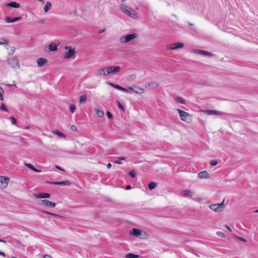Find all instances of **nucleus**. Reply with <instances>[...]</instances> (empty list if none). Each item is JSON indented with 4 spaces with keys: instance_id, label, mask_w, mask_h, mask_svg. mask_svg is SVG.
<instances>
[{
    "instance_id": "f257e3e1",
    "label": "nucleus",
    "mask_w": 258,
    "mask_h": 258,
    "mask_svg": "<svg viewBox=\"0 0 258 258\" xmlns=\"http://www.w3.org/2000/svg\"><path fill=\"white\" fill-rule=\"evenodd\" d=\"M119 8L123 13L129 17L133 19H137L138 18V14L136 13V11L126 5L121 4L119 6Z\"/></svg>"
},
{
    "instance_id": "f03ea898",
    "label": "nucleus",
    "mask_w": 258,
    "mask_h": 258,
    "mask_svg": "<svg viewBox=\"0 0 258 258\" xmlns=\"http://www.w3.org/2000/svg\"><path fill=\"white\" fill-rule=\"evenodd\" d=\"M138 34L132 33L127 34L126 35L122 36L119 38V42L121 43H127L131 41L132 40L137 38L138 37Z\"/></svg>"
},
{
    "instance_id": "7ed1b4c3",
    "label": "nucleus",
    "mask_w": 258,
    "mask_h": 258,
    "mask_svg": "<svg viewBox=\"0 0 258 258\" xmlns=\"http://www.w3.org/2000/svg\"><path fill=\"white\" fill-rule=\"evenodd\" d=\"M177 110L179 112L180 119L182 120L187 123H189L191 121V115L188 113L179 109H178Z\"/></svg>"
},
{
    "instance_id": "20e7f679",
    "label": "nucleus",
    "mask_w": 258,
    "mask_h": 258,
    "mask_svg": "<svg viewBox=\"0 0 258 258\" xmlns=\"http://www.w3.org/2000/svg\"><path fill=\"white\" fill-rule=\"evenodd\" d=\"M7 61L9 66L13 69H19L20 67L19 61L17 56L8 58Z\"/></svg>"
},
{
    "instance_id": "39448f33",
    "label": "nucleus",
    "mask_w": 258,
    "mask_h": 258,
    "mask_svg": "<svg viewBox=\"0 0 258 258\" xmlns=\"http://www.w3.org/2000/svg\"><path fill=\"white\" fill-rule=\"evenodd\" d=\"M224 199L223 202L220 204H213L210 206V209L216 212H221L225 208V205L224 204Z\"/></svg>"
},
{
    "instance_id": "423d86ee",
    "label": "nucleus",
    "mask_w": 258,
    "mask_h": 258,
    "mask_svg": "<svg viewBox=\"0 0 258 258\" xmlns=\"http://www.w3.org/2000/svg\"><path fill=\"white\" fill-rule=\"evenodd\" d=\"M64 48L65 49L68 50V51L66 52L64 55V57L66 59L70 58L77 52L75 48H72L71 46H66L64 47Z\"/></svg>"
},
{
    "instance_id": "0eeeda50",
    "label": "nucleus",
    "mask_w": 258,
    "mask_h": 258,
    "mask_svg": "<svg viewBox=\"0 0 258 258\" xmlns=\"http://www.w3.org/2000/svg\"><path fill=\"white\" fill-rule=\"evenodd\" d=\"M10 179L6 176H0V187L1 188H5L8 184Z\"/></svg>"
},
{
    "instance_id": "6e6552de",
    "label": "nucleus",
    "mask_w": 258,
    "mask_h": 258,
    "mask_svg": "<svg viewBox=\"0 0 258 258\" xmlns=\"http://www.w3.org/2000/svg\"><path fill=\"white\" fill-rule=\"evenodd\" d=\"M46 183L50 184H54V185H71V183L69 180H65L63 181H53V182H49V181H46Z\"/></svg>"
},
{
    "instance_id": "1a4fd4ad",
    "label": "nucleus",
    "mask_w": 258,
    "mask_h": 258,
    "mask_svg": "<svg viewBox=\"0 0 258 258\" xmlns=\"http://www.w3.org/2000/svg\"><path fill=\"white\" fill-rule=\"evenodd\" d=\"M193 51H194V52L196 54H198L204 55V56H206V55L212 56V55H213V54L212 53L207 51H205V50H203L194 49L193 50Z\"/></svg>"
},
{
    "instance_id": "9d476101",
    "label": "nucleus",
    "mask_w": 258,
    "mask_h": 258,
    "mask_svg": "<svg viewBox=\"0 0 258 258\" xmlns=\"http://www.w3.org/2000/svg\"><path fill=\"white\" fill-rule=\"evenodd\" d=\"M108 68L107 70L109 71L110 75L115 74L121 70L120 67L119 66H110L108 67Z\"/></svg>"
},
{
    "instance_id": "9b49d317",
    "label": "nucleus",
    "mask_w": 258,
    "mask_h": 258,
    "mask_svg": "<svg viewBox=\"0 0 258 258\" xmlns=\"http://www.w3.org/2000/svg\"><path fill=\"white\" fill-rule=\"evenodd\" d=\"M142 234V230L137 228H133L130 231V234L132 235L139 237Z\"/></svg>"
},
{
    "instance_id": "f8f14e48",
    "label": "nucleus",
    "mask_w": 258,
    "mask_h": 258,
    "mask_svg": "<svg viewBox=\"0 0 258 258\" xmlns=\"http://www.w3.org/2000/svg\"><path fill=\"white\" fill-rule=\"evenodd\" d=\"M34 196L39 199L49 198L50 194L46 192H41L39 194H35Z\"/></svg>"
},
{
    "instance_id": "ddd939ff",
    "label": "nucleus",
    "mask_w": 258,
    "mask_h": 258,
    "mask_svg": "<svg viewBox=\"0 0 258 258\" xmlns=\"http://www.w3.org/2000/svg\"><path fill=\"white\" fill-rule=\"evenodd\" d=\"M184 46V43L182 42H175L171 44L170 45V49H175L177 48H180Z\"/></svg>"
},
{
    "instance_id": "4468645a",
    "label": "nucleus",
    "mask_w": 258,
    "mask_h": 258,
    "mask_svg": "<svg viewBox=\"0 0 258 258\" xmlns=\"http://www.w3.org/2000/svg\"><path fill=\"white\" fill-rule=\"evenodd\" d=\"M41 202L42 204L51 208H54L56 205V203L50 202L47 200H41Z\"/></svg>"
},
{
    "instance_id": "2eb2a0df",
    "label": "nucleus",
    "mask_w": 258,
    "mask_h": 258,
    "mask_svg": "<svg viewBox=\"0 0 258 258\" xmlns=\"http://www.w3.org/2000/svg\"><path fill=\"white\" fill-rule=\"evenodd\" d=\"M128 89L133 92H134L136 93L142 94L144 93V90L143 88L137 87H128Z\"/></svg>"
},
{
    "instance_id": "dca6fc26",
    "label": "nucleus",
    "mask_w": 258,
    "mask_h": 258,
    "mask_svg": "<svg viewBox=\"0 0 258 258\" xmlns=\"http://www.w3.org/2000/svg\"><path fill=\"white\" fill-rule=\"evenodd\" d=\"M21 19H22L21 17H14V18L10 17H6L5 18V20L7 23H13L16 21L20 20H21Z\"/></svg>"
},
{
    "instance_id": "f3484780",
    "label": "nucleus",
    "mask_w": 258,
    "mask_h": 258,
    "mask_svg": "<svg viewBox=\"0 0 258 258\" xmlns=\"http://www.w3.org/2000/svg\"><path fill=\"white\" fill-rule=\"evenodd\" d=\"M37 62L38 66L41 67L46 64L47 60L45 58L40 57L37 59Z\"/></svg>"
},
{
    "instance_id": "a211bd4d",
    "label": "nucleus",
    "mask_w": 258,
    "mask_h": 258,
    "mask_svg": "<svg viewBox=\"0 0 258 258\" xmlns=\"http://www.w3.org/2000/svg\"><path fill=\"white\" fill-rule=\"evenodd\" d=\"M7 7H12L13 8H19L20 7V5L19 3L16 2H12L9 3L6 5Z\"/></svg>"
},
{
    "instance_id": "6ab92c4d",
    "label": "nucleus",
    "mask_w": 258,
    "mask_h": 258,
    "mask_svg": "<svg viewBox=\"0 0 258 258\" xmlns=\"http://www.w3.org/2000/svg\"><path fill=\"white\" fill-rule=\"evenodd\" d=\"M25 165L28 167V168H29L30 169L36 172H37V173H40L41 172V170H39V169H38L34 167V166L31 164H29V163H25Z\"/></svg>"
},
{
    "instance_id": "aec40b11",
    "label": "nucleus",
    "mask_w": 258,
    "mask_h": 258,
    "mask_svg": "<svg viewBox=\"0 0 258 258\" xmlns=\"http://www.w3.org/2000/svg\"><path fill=\"white\" fill-rule=\"evenodd\" d=\"M209 176V173L207 171H201L198 174V177L200 178H206Z\"/></svg>"
},
{
    "instance_id": "412c9836",
    "label": "nucleus",
    "mask_w": 258,
    "mask_h": 258,
    "mask_svg": "<svg viewBox=\"0 0 258 258\" xmlns=\"http://www.w3.org/2000/svg\"><path fill=\"white\" fill-rule=\"evenodd\" d=\"M207 113L210 115H222L223 114L222 112L217 111L215 110H207Z\"/></svg>"
},
{
    "instance_id": "4be33fe9",
    "label": "nucleus",
    "mask_w": 258,
    "mask_h": 258,
    "mask_svg": "<svg viewBox=\"0 0 258 258\" xmlns=\"http://www.w3.org/2000/svg\"><path fill=\"white\" fill-rule=\"evenodd\" d=\"M58 44L50 43L48 45V48L50 51H55L57 50Z\"/></svg>"
},
{
    "instance_id": "5701e85b",
    "label": "nucleus",
    "mask_w": 258,
    "mask_h": 258,
    "mask_svg": "<svg viewBox=\"0 0 258 258\" xmlns=\"http://www.w3.org/2000/svg\"><path fill=\"white\" fill-rule=\"evenodd\" d=\"M51 7H52V5H51V4L50 3V2H47L46 3V4L44 7V12L45 13L48 12L51 8Z\"/></svg>"
},
{
    "instance_id": "b1692460",
    "label": "nucleus",
    "mask_w": 258,
    "mask_h": 258,
    "mask_svg": "<svg viewBox=\"0 0 258 258\" xmlns=\"http://www.w3.org/2000/svg\"><path fill=\"white\" fill-rule=\"evenodd\" d=\"M53 133L61 138H66V136L62 133L59 132L58 130H55L53 132Z\"/></svg>"
},
{
    "instance_id": "393cba45",
    "label": "nucleus",
    "mask_w": 258,
    "mask_h": 258,
    "mask_svg": "<svg viewBox=\"0 0 258 258\" xmlns=\"http://www.w3.org/2000/svg\"><path fill=\"white\" fill-rule=\"evenodd\" d=\"M140 256L138 254H136L133 253H127L125 257L126 258H139Z\"/></svg>"
},
{
    "instance_id": "a878e982",
    "label": "nucleus",
    "mask_w": 258,
    "mask_h": 258,
    "mask_svg": "<svg viewBox=\"0 0 258 258\" xmlns=\"http://www.w3.org/2000/svg\"><path fill=\"white\" fill-rule=\"evenodd\" d=\"M183 195L185 196L192 197L193 192L189 190H183Z\"/></svg>"
},
{
    "instance_id": "bb28decb",
    "label": "nucleus",
    "mask_w": 258,
    "mask_h": 258,
    "mask_svg": "<svg viewBox=\"0 0 258 258\" xmlns=\"http://www.w3.org/2000/svg\"><path fill=\"white\" fill-rule=\"evenodd\" d=\"M157 186V183L155 182L152 181L148 184V187L150 190L154 189Z\"/></svg>"
},
{
    "instance_id": "cd10ccee",
    "label": "nucleus",
    "mask_w": 258,
    "mask_h": 258,
    "mask_svg": "<svg viewBox=\"0 0 258 258\" xmlns=\"http://www.w3.org/2000/svg\"><path fill=\"white\" fill-rule=\"evenodd\" d=\"M96 114L99 117H102L104 116V112L103 111L100 109H96L95 111Z\"/></svg>"
},
{
    "instance_id": "c85d7f7f",
    "label": "nucleus",
    "mask_w": 258,
    "mask_h": 258,
    "mask_svg": "<svg viewBox=\"0 0 258 258\" xmlns=\"http://www.w3.org/2000/svg\"><path fill=\"white\" fill-rule=\"evenodd\" d=\"M87 101V96L86 95H83L80 97V103H85Z\"/></svg>"
},
{
    "instance_id": "c756f323",
    "label": "nucleus",
    "mask_w": 258,
    "mask_h": 258,
    "mask_svg": "<svg viewBox=\"0 0 258 258\" xmlns=\"http://www.w3.org/2000/svg\"><path fill=\"white\" fill-rule=\"evenodd\" d=\"M9 43V41L5 38H0V45L6 44L8 45Z\"/></svg>"
},
{
    "instance_id": "7c9ffc66",
    "label": "nucleus",
    "mask_w": 258,
    "mask_h": 258,
    "mask_svg": "<svg viewBox=\"0 0 258 258\" xmlns=\"http://www.w3.org/2000/svg\"><path fill=\"white\" fill-rule=\"evenodd\" d=\"M175 100L176 101H177L178 102H179L180 103H182L183 104H185L186 103L185 100L184 99H183V98H182L181 97H177L175 98Z\"/></svg>"
},
{
    "instance_id": "2f4dec72",
    "label": "nucleus",
    "mask_w": 258,
    "mask_h": 258,
    "mask_svg": "<svg viewBox=\"0 0 258 258\" xmlns=\"http://www.w3.org/2000/svg\"><path fill=\"white\" fill-rule=\"evenodd\" d=\"M103 71H104L103 68L98 70L95 73L96 76H103Z\"/></svg>"
},
{
    "instance_id": "473e14b6",
    "label": "nucleus",
    "mask_w": 258,
    "mask_h": 258,
    "mask_svg": "<svg viewBox=\"0 0 258 258\" xmlns=\"http://www.w3.org/2000/svg\"><path fill=\"white\" fill-rule=\"evenodd\" d=\"M108 84L110 86H111V87H113V88H115V89H116L117 90H120V88L121 86L118 85H117V84H114V83H109Z\"/></svg>"
},
{
    "instance_id": "72a5a7b5",
    "label": "nucleus",
    "mask_w": 258,
    "mask_h": 258,
    "mask_svg": "<svg viewBox=\"0 0 258 258\" xmlns=\"http://www.w3.org/2000/svg\"><path fill=\"white\" fill-rule=\"evenodd\" d=\"M0 109L6 112H8V109L4 103H2L0 106Z\"/></svg>"
},
{
    "instance_id": "f704fd0d",
    "label": "nucleus",
    "mask_w": 258,
    "mask_h": 258,
    "mask_svg": "<svg viewBox=\"0 0 258 258\" xmlns=\"http://www.w3.org/2000/svg\"><path fill=\"white\" fill-rule=\"evenodd\" d=\"M108 67H105V68H103V76H107V75H109L110 74H109V71H108L107 70Z\"/></svg>"
},
{
    "instance_id": "c9c22d12",
    "label": "nucleus",
    "mask_w": 258,
    "mask_h": 258,
    "mask_svg": "<svg viewBox=\"0 0 258 258\" xmlns=\"http://www.w3.org/2000/svg\"><path fill=\"white\" fill-rule=\"evenodd\" d=\"M128 175L132 177V178H135L136 176V173L135 170H132L130 171L128 173Z\"/></svg>"
},
{
    "instance_id": "e433bc0d",
    "label": "nucleus",
    "mask_w": 258,
    "mask_h": 258,
    "mask_svg": "<svg viewBox=\"0 0 258 258\" xmlns=\"http://www.w3.org/2000/svg\"><path fill=\"white\" fill-rule=\"evenodd\" d=\"M70 109L71 112L72 113H73L76 111V107L74 104H71L70 106Z\"/></svg>"
},
{
    "instance_id": "4c0bfd02",
    "label": "nucleus",
    "mask_w": 258,
    "mask_h": 258,
    "mask_svg": "<svg viewBox=\"0 0 258 258\" xmlns=\"http://www.w3.org/2000/svg\"><path fill=\"white\" fill-rule=\"evenodd\" d=\"M4 91L3 89L0 87V100L4 101L3 94Z\"/></svg>"
},
{
    "instance_id": "58836bf2",
    "label": "nucleus",
    "mask_w": 258,
    "mask_h": 258,
    "mask_svg": "<svg viewBox=\"0 0 258 258\" xmlns=\"http://www.w3.org/2000/svg\"><path fill=\"white\" fill-rule=\"evenodd\" d=\"M42 212L44 213L48 214V215H52V216L55 217H59V216L58 215L54 214V213H50V212H49L43 211H42Z\"/></svg>"
},
{
    "instance_id": "ea45409f",
    "label": "nucleus",
    "mask_w": 258,
    "mask_h": 258,
    "mask_svg": "<svg viewBox=\"0 0 258 258\" xmlns=\"http://www.w3.org/2000/svg\"><path fill=\"white\" fill-rule=\"evenodd\" d=\"M10 120L13 124H15L17 123V119L14 116H11Z\"/></svg>"
},
{
    "instance_id": "a19ab883",
    "label": "nucleus",
    "mask_w": 258,
    "mask_h": 258,
    "mask_svg": "<svg viewBox=\"0 0 258 258\" xmlns=\"http://www.w3.org/2000/svg\"><path fill=\"white\" fill-rule=\"evenodd\" d=\"M120 91H123V92H126V93H131V92L129 91L130 90L128 89H126L125 88H123L122 87H120Z\"/></svg>"
},
{
    "instance_id": "79ce46f5",
    "label": "nucleus",
    "mask_w": 258,
    "mask_h": 258,
    "mask_svg": "<svg viewBox=\"0 0 258 258\" xmlns=\"http://www.w3.org/2000/svg\"><path fill=\"white\" fill-rule=\"evenodd\" d=\"M149 86H152L154 87H156L159 86V84L157 82H152L149 84Z\"/></svg>"
},
{
    "instance_id": "37998d69",
    "label": "nucleus",
    "mask_w": 258,
    "mask_h": 258,
    "mask_svg": "<svg viewBox=\"0 0 258 258\" xmlns=\"http://www.w3.org/2000/svg\"><path fill=\"white\" fill-rule=\"evenodd\" d=\"M217 235L221 237H226L225 234L223 232H220V231L217 232Z\"/></svg>"
},
{
    "instance_id": "c03bdc74",
    "label": "nucleus",
    "mask_w": 258,
    "mask_h": 258,
    "mask_svg": "<svg viewBox=\"0 0 258 258\" xmlns=\"http://www.w3.org/2000/svg\"><path fill=\"white\" fill-rule=\"evenodd\" d=\"M106 115L108 117V118L110 119H111L113 118V115H112V114L109 111H107V112H106Z\"/></svg>"
},
{
    "instance_id": "a18cd8bd",
    "label": "nucleus",
    "mask_w": 258,
    "mask_h": 258,
    "mask_svg": "<svg viewBox=\"0 0 258 258\" xmlns=\"http://www.w3.org/2000/svg\"><path fill=\"white\" fill-rule=\"evenodd\" d=\"M15 51V48L14 46L11 47V51L9 52L8 54L11 55L14 53Z\"/></svg>"
},
{
    "instance_id": "49530a36",
    "label": "nucleus",
    "mask_w": 258,
    "mask_h": 258,
    "mask_svg": "<svg viewBox=\"0 0 258 258\" xmlns=\"http://www.w3.org/2000/svg\"><path fill=\"white\" fill-rule=\"evenodd\" d=\"M210 164L212 166H216L217 165L218 162L217 160H212Z\"/></svg>"
},
{
    "instance_id": "de8ad7c7",
    "label": "nucleus",
    "mask_w": 258,
    "mask_h": 258,
    "mask_svg": "<svg viewBox=\"0 0 258 258\" xmlns=\"http://www.w3.org/2000/svg\"><path fill=\"white\" fill-rule=\"evenodd\" d=\"M117 106L119 108H120V109H121L123 111H124V107H123V106L121 104V103L119 102H117Z\"/></svg>"
},
{
    "instance_id": "09e8293b",
    "label": "nucleus",
    "mask_w": 258,
    "mask_h": 258,
    "mask_svg": "<svg viewBox=\"0 0 258 258\" xmlns=\"http://www.w3.org/2000/svg\"><path fill=\"white\" fill-rule=\"evenodd\" d=\"M55 168L59 170L65 172V170L59 166L56 165Z\"/></svg>"
},
{
    "instance_id": "8fccbe9b",
    "label": "nucleus",
    "mask_w": 258,
    "mask_h": 258,
    "mask_svg": "<svg viewBox=\"0 0 258 258\" xmlns=\"http://www.w3.org/2000/svg\"><path fill=\"white\" fill-rule=\"evenodd\" d=\"M7 86L9 87H14L16 88L17 87V85L15 84H7Z\"/></svg>"
},
{
    "instance_id": "3c124183",
    "label": "nucleus",
    "mask_w": 258,
    "mask_h": 258,
    "mask_svg": "<svg viewBox=\"0 0 258 258\" xmlns=\"http://www.w3.org/2000/svg\"><path fill=\"white\" fill-rule=\"evenodd\" d=\"M71 130L73 131H76L77 128L75 125H73L71 126Z\"/></svg>"
},
{
    "instance_id": "603ef678",
    "label": "nucleus",
    "mask_w": 258,
    "mask_h": 258,
    "mask_svg": "<svg viewBox=\"0 0 258 258\" xmlns=\"http://www.w3.org/2000/svg\"><path fill=\"white\" fill-rule=\"evenodd\" d=\"M114 163L115 164H121V161L119 159H118V160H115L114 161Z\"/></svg>"
},
{
    "instance_id": "864d4df0",
    "label": "nucleus",
    "mask_w": 258,
    "mask_h": 258,
    "mask_svg": "<svg viewBox=\"0 0 258 258\" xmlns=\"http://www.w3.org/2000/svg\"><path fill=\"white\" fill-rule=\"evenodd\" d=\"M131 188H132V186L131 185H128L125 187V189L127 190L131 189Z\"/></svg>"
},
{
    "instance_id": "5fc2aeb1",
    "label": "nucleus",
    "mask_w": 258,
    "mask_h": 258,
    "mask_svg": "<svg viewBox=\"0 0 258 258\" xmlns=\"http://www.w3.org/2000/svg\"><path fill=\"white\" fill-rule=\"evenodd\" d=\"M0 255L2 256L3 257H5L6 256V254L4 252H2V251H0Z\"/></svg>"
},
{
    "instance_id": "6e6d98bb",
    "label": "nucleus",
    "mask_w": 258,
    "mask_h": 258,
    "mask_svg": "<svg viewBox=\"0 0 258 258\" xmlns=\"http://www.w3.org/2000/svg\"><path fill=\"white\" fill-rule=\"evenodd\" d=\"M238 239L242 241H244V242L246 241V240L242 237H238Z\"/></svg>"
},
{
    "instance_id": "4d7b16f0",
    "label": "nucleus",
    "mask_w": 258,
    "mask_h": 258,
    "mask_svg": "<svg viewBox=\"0 0 258 258\" xmlns=\"http://www.w3.org/2000/svg\"><path fill=\"white\" fill-rule=\"evenodd\" d=\"M105 31V29L100 30L98 31L99 34L103 33Z\"/></svg>"
},
{
    "instance_id": "13d9d810",
    "label": "nucleus",
    "mask_w": 258,
    "mask_h": 258,
    "mask_svg": "<svg viewBox=\"0 0 258 258\" xmlns=\"http://www.w3.org/2000/svg\"><path fill=\"white\" fill-rule=\"evenodd\" d=\"M131 77L133 79H135L136 77V75L135 74H133L131 76Z\"/></svg>"
},
{
    "instance_id": "bf43d9fd",
    "label": "nucleus",
    "mask_w": 258,
    "mask_h": 258,
    "mask_svg": "<svg viewBox=\"0 0 258 258\" xmlns=\"http://www.w3.org/2000/svg\"><path fill=\"white\" fill-rule=\"evenodd\" d=\"M111 164L110 163H108L107 164V167L108 168H110L111 167Z\"/></svg>"
},
{
    "instance_id": "052dcab7",
    "label": "nucleus",
    "mask_w": 258,
    "mask_h": 258,
    "mask_svg": "<svg viewBox=\"0 0 258 258\" xmlns=\"http://www.w3.org/2000/svg\"><path fill=\"white\" fill-rule=\"evenodd\" d=\"M44 258H51V256L49 255H44Z\"/></svg>"
},
{
    "instance_id": "680f3d73",
    "label": "nucleus",
    "mask_w": 258,
    "mask_h": 258,
    "mask_svg": "<svg viewBox=\"0 0 258 258\" xmlns=\"http://www.w3.org/2000/svg\"><path fill=\"white\" fill-rule=\"evenodd\" d=\"M118 159L120 160H125V158L124 157H120L118 158Z\"/></svg>"
},
{
    "instance_id": "e2e57ef3",
    "label": "nucleus",
    "mask_w": 258,
    "mask_h": 258,
    "mask_svg": "<svg viewBox=\"0 0 258 258\" xmlns=\"http://www.w3.org/2000/svg\"><path fill=\"white\" fill-rule=\"evenodd\" d=\"M0 242L6 243V241L0 238Z\"/></svg>"
},
{
    "instance_id": "0e129e2a",
    "label": "nucleus",
    "mask_w": 258,
    "mask_h": 258,
    "mask_svg": "<svg viewBox=\"0 0 258 258\" xmlns=\"http://www.w3.org/2000/svg\"><path fill=\"white\" fill-rule=\"evenodd\" d=\"M225 227L227 228V229H228L229 231H231V228H230L229 227H228L227 225H225Z\"/></svg>"
},
{
    "instance_id": "69168bd1",
    "label": "nucleus",
    "mask_w": 258,
    "mask_h": 258,
    "mask_svg": "<svg viewBox=\"0 0 258 258\" xmlns=\"http://www.w3.org/2000/svg\"><path fill=\"white\" fill-rule=\"evenodd\" d=\"M197 201H201V198H197Z\"/></svg>"
},
{
    "instance_id": "338daca9",
    "label": "nucleus",
    "mask_w": 258,
    "mask_h": 258,
    "mask_svg": "<svg viewBox=\"0 0 258 258\" xmlns=\"http://www.w3.org/2000/svg\"><path fill=\"white\" fill-rule=\"evenodd\" d=\"M254 213H258V209H257V210H255V211H254Z\"/></svg>"
},
{
    "instance_id": "774afa93",
    "label": "nucleus",
    "mask_w": 258,
    "mask_h": 258,
    "mask_svg": "<svg viewBox=\"0 0 258 258\" xmlns=\"http://www.w3.org/2000/svg\"><path fill=\"white\" fill-rule=\"evenodd\" d=\"M189 26H192V25H193V24H191V23H189Z\"/></svg>"
}]
</instances>
